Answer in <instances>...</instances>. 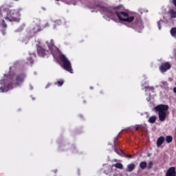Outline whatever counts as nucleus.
<instances>
[{"instance_id":"obj_17","label":"nucleus","mask_w":176,"mask_h":176,"mask_svg":"<svg viewBox=\"0 0 176 176\" xmlns=\"http://www.w3.org/2000/svg\"><path fill=\"white\" fill-rule=\"evenodd\" d=\"M47 46H48L50 50L51 51V53H53V51H52V49H53V47H54V43L53 42V39L51 40V43L47 44Z\"/></svg>"},{"instance_id":"obj_1","label":"nucleus","mask_w":176,"mask_h":176,"mask_svg":"<svg viewBox=\"0 0 176 176\" xmlns=\"http://www.w3.org/2000/svg\"><path fill=\"white\" fill-rule=\"evenodd\" d=\"M100 12L109 17V19H113L115 16H118L120 21H125L126 23H133L134 21V16H129V13L122 11H118L119 7L107 8V7H99Z\"/></svg>"},{"instance_id":"obj_18","label":"nucleus","mask_w":176,"mask_h":176,"mask_svg":"<svg viewBox=\"0 0 176 176\" xmlns=\"http://www.w3.org/2000/svg\"><path fill=\"white\" fill-rule=\"evenodd\" d=\"M146 166H147L146 162H142L140 164V167L142 170H145V168H146Z\"/></svg>"},{"instance_id":"obj_2","label":"nucleus","mask_w":176,"mask_h":176,"mask_svg":"<svg viewBox=\"0 0 176 176\" xmlns=\"http://www.w3.org/2000/svg\"><path fill=\"white\" fill-rule=\"evenodd\" d=\"M10 6H1L0 7V19H4L6 21H20V16L23 9H10Z\"/></svg>"},{"instance_id":"obj_9","label":"nucleus","mask_w":176,"mask_h":176,"mask_svg":"<svg viewBox=\"0 0 176 176\" xmlns=\"http://www.w3.org/2000/svg\"><path fill=\"white\" fill-rule=\"evenodd\" d=\"M166 176H176L175 167L169 168L166 171Z\"/></svg>"},{"instance_id":"obj_20","label":"nucleus","mask_w":176,"mask_h":176,"mask_svg":"<svg viewBox=\"0 0 176 176\" xmlns=\"http://www.w3.org/2000/svg\"><path fill=\"white\" fill-rule=\"evenodd\" d=\"M116 168H119L120 170H122L123 168V164L122 163H116L113 165Z\"/></svg>"},{"instance_id":"obj_29","label":"nucleus","mask_w":176,"mask_h":176,"mask_svg":"<svg viewBox=\"0 0 176 176\" xmlns=\"http://www.w3.org/2000/svg\"><path fill=\"white\" fill-rule=\"evenodd\" d=\"M162 85H164V86H167L168 83H167V82H162Z\"/></svg>"},{"instance_id":"obj_35","label":"nucleus","mask_w":176,"mask_h":176,"mask_svg":"<svg viewBox=\"0 0 176 176\" xmlns=\"http://www.w3.org/2000/svg\"><path fill=\"white\" fill-rule=\"evenodd\" d=\"M56 1H60V0H56Z\"/></svg>"},{"instance_id":"obj_5","label":"nucleus","mask_w":176,"mask_h":176,"mask_svg":"<svg viewBox=\"0 0 176 176\" xmlns=\"http://www.w3.org/2000/svg\"><path fill=\"white\" fill-rule=\"evenodd\" d=\"M24 79H25V74L21 73L18 75H16L15 78V82L14 84H9L8 87L10 89H13L14 86H20L24 82Z\"/></svg>"},{"instance_id":"obj_19","label":"nucleus","mask_w":176,"mask_h":176,"mask_svg":"<svg viewBox=\"0 0 176 176\" xmlns=\"http://www.w3.org/2000/svg\"><path fill=\"white\" fill-rule=\"evenodd\" d=\"M170 35L176 38V28H172L170 30Z\"/></svg>"},{"instance_id":"obj_33","label":"nucleus","mask_w":176,"mask_h":176,"mask_svg":"<svg viewBox=\"0 0 176 176\" xmlns=\"http://www.w3.org/2000/svg\"><path fill=\"white\" fill-rule=\"evenodd\" d=\"M45 27H49V23H46Z\"/></svg>"},{"instance_id":"obj_31","label":"nucleus","mask_w":176,"mask_h":176,"mask_svg":"<svg viewBox=\"0 0 176 176\" xmlns=\"http://www.w3.org/2000/svg\"><path fill=\"white\" fill-rule=\"evenodd\" d=\"M9 78H10V79H13V76L10 75V76H9Z\"/></svg>"},{"instance_id":"obj_28","label":"nucleus","mask_w":176,"mask_h":176,"mask_svg":"<svg viewBox=\"0 0 176 176\" xmlns=\"http://www.w3.org/2000/svg\"><path fill=\"white\" fill-rule=\"evenodd\" d=\"M125 156L126 157H129V159H131V157H133V155H126Z\"/></svg>"},{"instance_id":"obj_4","label":"nucleus","mask_w":176,"mask_h":176,"mask_svg":"<svg viewBox=\"0 0 176 176\" xmlns=\"http://www.w3.org/2000/svg\"><path fill=\"white\" fill-rule=\"evenodd\" d=\"M154 109L158 112V117L160 122H164L167 116V111H168V105L158 104L154 107Z\"/></svg>"},{"instance_id":"obj_15","label":"nucleus","mask_w":176,"mask_h":176,"mask_svg":"<svg viewBox=\"0 0 176 176\" xmlns=\"http://www.w3.org/2000/svg\"><path fill=\"white\" fill-rule=\"evenodd\" d=\"M54 84L56 85V86H58V87H61V86L64 85V80L63 79L58 80Z\"/></svg>"},{"instance_id":"obj_3","label":"nucleus","mask_w":176,"mask_h":176,"mask_svg":"<svg viewBox=\"0 0 176 176\" xmlns=\"http://www.w3.org/2000/svg\"><path fill=\"white\" fill-rule=\"evenodd\" d=\"M58 63L65 71H67V72H69L70 74H74L71 61H69V59H68L65 55L63 54L58 55Z\"/></svg>"},{"instance_id":"obj_10","label":"nucleus","mask_w":176,"mask_h":176,"mask_svg":"<svg viewBox=\"0 0 176 176\" xmlns=\"http://www.w3.org/2000/svg\"><path fill=\"white\" fill-rule=\"evenodd\" d=\"M166 141V138L164 136L160 137L157 140V148H160L162 145H163V142Z\"/></svg>"},{"instance_id":"obj_30","label":"nucleus","mask_w":176,"mask_h":176,"mask_svg":"<svg viewBox=\"0 0 176 176\" xmlns=\"http://www.w3.org/2000/svg\"><path fill=\"white\" fill-rule=\"evenodd\" d=\"M5 82V80H0V83H1V85H2V83H3Z\"/></svg>"},{"instance_id":"obj_7","label":"nucleus","mask_w":176,"mask_h":176,"mask_svg":"<svg viewBox=\"0 0 176 176\" xmlns=\"http://www.w3.org/2000/svg\"><path fill=\"white\" fill-rule=\"evenodd\" d=\"M37 54L39 57H49L50 52L43 48V47L37 45Z\"/></svg>"},{"instance_id":"obj_25","label":"nucleus","mask_w":176,"mask_h":176,"mask_svg":"<svg viewBox=\"0 0 176 176\" xmlns=\"http://www.w3.org/2000/svg\"><path fill=\"white\" fill-rule=\"evenodd\" d=\"M28 64H34V59L31 57L28 58Z\"/></svg>"},{"instance_id":"obj_32","label":"nucleus","mask_w":176,"mask_h":176,"mask_svg":"<svg viewBox=\"0 0 176 176\" xmlns=\"http://www.w3.org/2000/svg\"><path fill=\"white\" fill-rule=\"evenodd\" d=\"M173 91L176 94V87L173 88Z\"/></svg>"},{"instance_id":"obj_13","label":"nucleus","mask_w":176,"mask_h":176,"mask_svg":"<svg viewBox=\"0 0 176 176\" xmlns=\"http://www.w3.org/2000/svg\"><path fill=\"white\" fill-rule=\"evenodd\" d=\"M41 24L38 23V25H36V26H34L33 28V32L34 34H36L38 32H39V31H41Z\"/></svg>"},{"instance_id":"obj_24","label":"nucleus","mask_w":176,"mask_h":176,"mask_svg":"<svg viewBox=\"0 0 176 176\" xmlns=\"http://www.w3.org/2000/svg\"><path fill=\"white\" fill-rule=\"evenodd\" d=\"M1 23H2L3 28H8V25H6V23H5V20L2 19Z\"/></svg>"},{"instance_id":"obj_34","label":"nucleus","mask_w":176,"mask_h":176,"mask_svg":"<svg viewBox=\"0 0 176 176\" xmlns=\"http://www.w3.org/2000/svg\"><path fill=\"white\" fill-rule=\"evenodd\" d=\"M14 1H18L19 0H14Z\"/></svg>"},{"instance_id":"obj_26","label":"nucleus","mask_w":176,"mask_h":176,"mask_svg":"<svg viewBox=\"0 0 176 176\" xmlns=\"http://www.w3.org/2000/svg\"><path fill=\"white\" fill-rule=\"evenodd\" d=\"M157 27H158L159 30H162V25L160 24V21H159L157 23Z\"/></svg>"},{"instance_id":"obj_6","label":"nucleus","mask_w":176,"mask_h":176,"mask_svg":"<svg viewBox=\"0 0 176 176\" xmlns=\"http://www.w3.org/2000/svg\"><path fill=\"white\" fill-rule=\"evenodd\" d=\"M129 27H130L131 28H133L138 32H141V31L144 30V25L142 24V21H141L140 19L136 20Z\"/></svg>"},{"instance_id":"obj_12","label":"nucleus","mask_w":176,"mask_h":176,"mask_svg":"<svg viewBox=\"0 0 176 176\" xmlns=\"http://www.w3.org/2000/svg\"><path fill=\"white\" fill-rule=\"evenodd\" d=\"M135 168V164H129V165H127L126 172L127 173H131V171H133Z\"/></svg>"},{"instance_id":"obj_16","label":"nucleus","mask_w":176,"mask_h":176,"mask_svg":"<svg viewBox=\"0 0 176 176\" xmlns=\"http://www.w3.org/2000/svg\"><path fill=\"white\" fill-rule=\"evenodd\" d=\"M156 119H157L156 116H153L148 118V123L153 124L155 123V122H156Z\"/></svg>"},{"instance_id":"obj_14","label":"nucleus","mask_w":176,"mask_h":176,"mask_svg":"<svg viewBox=\"0 0 176 176\" xmlns=\"http://www.w3.org/2000/svg\"><path fill=\"white\" fill-rule=\"evenodd\" d=\"M169 14H170V16L171 17V19H176V11L175 10L170 9L169 10Z\"/></svg>"},{"instance_id":"obj_11","label":"nucleus","mask_w":176,"mask_h":176,"mask_svg":"<svg viewBox=\"0 0 176 176\" xmlns=\"http://www.w3.org/2000/svg\"><path fill=\"white\" fill-rule=\"evenodd\" d=\"M114 151L116 153H117L118 155H124V152H123V150H118V145H116V142L114 141Z\"/></svg>"},{"instance_id":"obj_21","label":"nucleus","mask_w":176,"mask_h":176,"mask_svg":"<svg viewBox=\"0 0 176 176\" xmlns=\"http://www.w3.org/2000/svg\"><path fill=\"white\" fill-rule=\"evenodd\" d=\"M166 142H168V144H170V142H173V137L170 135L166 136Z\"/></svg>"},{"instance_id":"obj_23","label":"nucleus","mask_w":176,"mask_h":176,"mask_svg":"<svg viewBox=\"0 0 176 176\" xmlns=\"http://www.w3.org/2000/svg\"><path fill=\"white\" fill-rule=\"evenodd\" d=\"M152 166H153V162H152V161H150L146 168H148V170H151V168H152Z\"/></svg>"},{"instance_id":"obj_8","label":"nucleus","mask_w":176,"mask_h":176,"mask_svg":"<svg viewBox=\"0 0 176 176\" xmlns=\"http://www.w3.org/2000/svg\"><path fill=\"white\" fill-rule=\"evenodd\" d=\"M159 68L160 72H166L171 68V64L168 62L162 63Z\"/></svg>"},{"instance_id":"obj_22","label":"nucleus","mask_w":176,"mask_h":176,"mask_svg":"<svg viewBox=\"0 0 176 176\" xmlns=\"http://www.w3.org/2000/svg\"><path fill=\"white\" fill-rule=\"evenodd\" d=\"M144 130V126L142 125H138L135 127V131H138V130Z\"/></svg>"},{"instance_id":"obj_27","label":"nucleus","mask_w":176,"mask_h":176,"mask_svg":"<svg viewBox=\"0 0 176 176\" xmlns=\"http://www.w3.org/2000/svg\"><path fill=\"white\" fill-rule=\"evenodd\" d=\"M1 93H5V88L3 87H0Z\"/></svg>"}]
</instances>
